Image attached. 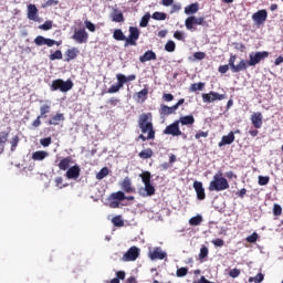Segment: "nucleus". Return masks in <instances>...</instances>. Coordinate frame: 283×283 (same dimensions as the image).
<instances>
[{"instance_id": "f257e3e1", "label": "nucleus", "mask_w": 283, "mask_h": 283, "mask_svg": "<svg viewBox=\"0 0 283 283\" xmlns=\"http://www.w3.org/2000/svg\"><path fill=\"white\" fill-rule=\"evenodd\" d=\"M138 126L142 134H148V139L156 138V130L151 122V113H144L139 116Z\"/></svg>"}, {"instance_id": "f03ea898", "label": "nucleus", "mask_w": 283, "mask_h": 283, "mask_svg": "<svg viewBox=\"0 0 283 283\" xmlns=\"http://www.w3.org/2000/svg\"><path fill=\"white\" fill-rule=\"evenodd\" d=\"M209 191H227L229 189V181L222 177V171H218L208 187Z\"/></svg>"}, {"instance_id": "7ed1b4c3", "label": "nucleus", "mask_w": 283, "mask_h": 283, "mask_svg": "<svg viewBox=\"0 0 283 283\" xmlns=\"http://www.w3.org/2000/svg\"><path fill=\"white\" fill-rule=\"evenodd\" d=\"M74 87L72 80L63 81L61 78L54 80L51 84V92H70Z\"/></svg>"}, {"instance_id": "20e7f679", "label": "nucleus", "mask_w": 283, "mask_h": 283, "mask_svg": "<svg viewBox=\"0 0 283 283\" xmlns=\"http://www.w3.org/2000/svg\"><path fill=\"white\" fill-rule=\"evenodd\" d=\"M264 59H269V51L252 52L249 55L248 65L250 67H255V65H258V63L261 61H264Z\"/></svg>"}, {"instance_id": "39448f33", "label": "nucleus", "mask_w": 283, "mask_h": 283, "mask_svg": "<svg viewBox=\"0 0 283 283\" xmlns=\"http://www.w3.org/2000/svg\"><path fill=\"white\" fill-rule=\"evenodd\" d=\"M140 255V249L136 245L130 247L122 256V262H136Z\"/></svg>"}, {"instance_id": "423d86ee", "label": "nucleus", "mask_w": 283, "mask_h": 283, "mask_svg": "<svg viewBox=\"0 0 283 283\" xmlns=\"http://www.w3.org/2000/svg\"><path fill=\"white\" fill-rule=\"evenodd\" d=\"M129 35L126 38V42L124 44L125 48H129V45H136V41L140 39V30L136 27H129L128 29Z\"/></svg>"}, {"instance_id": "0eeeda50", "label": "nucleus", "mask_w": 283, "mask_h": 283, "mask_svg": "<svg viewBox=\"0 0 283 283\" xmlns=\"http://www.w3.org/2000/svg\"><path fill=\"white\" fill-rule=\"evenodd\" d=\"M180 105H185V98H180L178 103L172 106L161 105L160 114H163V116H171V114H176Z\"/></svg>"}, {"instance_id": "6e6552de", "label": "nucleus", "mask_w": 283, "mask_h": 283, "mask_svg": "<svg viewBox=\"0 0 283 283\" xmlns=\"http://www.w3.org/2000/svg\"><path fill=\"white\" fill-rule=\"evenodd\" d=\"M72 39L73 41H75V43L82 45L83 43H87L90 39V33H87L85 29H78L74 31Z\"/></svg>"}, {"instance_id": "1a4fd4ad", "label": "nucleus", "mask_w": 283, "mask_h": 283, "mask_svg": "<svg viewBox=\"0 0 283 283\" xmlns=\"http://www.w3.org/2000/svg\"><path fill=\"white\" fill-rule=\"evenodd\" d=\"M226 98H227V95L216 93L213 91H211L210 93L202 94L203 103H216V101H224Z\"/></svg>"}, {"instance_id": "9d476101", "label": "nucleus", "mask_w": 283, "mask_h": 283, "mask_svg": "<svg viewBox=\"0 0 283 283\" xmlns=\"http://www.w3.org/2000/svg\"><path fill=\"white\" fill-rule=\"evenodd\" d=\"M164 134L166 136H182V130H180V124L178 123V120H175L172 124L168 125L165 130Z\"/></svg>"}, {"instance_id": "9b49d317", "label": "nucleus", "mask_w": 283, "mask_h": 283, "mask_svg": "<svg viewBox=\"0 0 283 283\" xmlns=\"http://www.w3.org/2000/svg\"><path fill=\"white\" fill-rule=\"evenodd\" d=\"M34 43L38 46L48 45V48H53V45H61V42H57L56 40H52V39L45 38L43 35H38L34 39Z\"/></svg>"}, {"instance_id": "f8f14e48", "label": "nucleus", "mask_w": 283, "mask_h": 283, "mask_svg": "<svg viewBox=\"0 0 283 283\" xmlns=\"http://www.w3.org/2000/svg\"><path fill=\"white\" fill-rule=\"evenodd\" d=\"M149 259L154 262L156 260H167V252L163 251V248L157 247L148 252Z\"/></svg>"}, {"instance_id": "ddd939ff", "label": "nucleus", "mask_w": 283, "mask_h": 283, "mask_svg": "<svg viewBox=\"0 0 283 283\" xmlns=\"http://www.w3.org/2000/svg\"><path fill=\"white\" fill-rule=\"evenodd\" d=\"M269 17V12L266 10L262 9L253 13L252 20L256 25H262L265 23L266 19Z\"/></svg>"}, {"instance_id": "4468645a", "label": "nucleus", "mask_w": 283, "mask_h": 283, "mask_svg": "<svg viewBox=\"0 0 283 283\" xmlns=\"http://www.w3.org/2000/svg\"><path fill=\"white\" fill-rule=\"evenodd\" d=\"M205 24V18H196L193 15H190L186 19L185 25L187 30H193V25H203Z\"/></svg>"}, {"instance_id": "2eb2a0df", "label": "nucleus", "mask_w": 283, "mask_h": 283, "mask_svg": "<svg viewBox=\"0 0 283 283\" xmlns=\"http://www.w3.org/2000/svg\"><path fill=\"white\" fill-rule=\"evenodd\" d=\"M28 19L29 21H35L36 23L41 22V18H39V9L35 4L28 6Z\"/></svg>"}, {"instance_id": "dca6fc26", "label": "nucleus", "mask_w": 283, "mask_h": 283, "mask_svg": "<svg viewBox=\"0 0 283 283\" xmlns=\"http://www.w3.org/2000/svg\"><path fill=\"white\" fill-rule=\"evenodd\" d=\"M81 176V167L78 165L72 166L71 168L67 169L65 177L69 180H76Z\"/></svg>"}, {"instance_id": "f3484780", "label": "nucleus", "mask_w": 283, "mask_h": 283, "mask_svg": "<svg viewBox=\"0 0 283 283\" xmlns=\"http://www.w3.org/2000/svg\"><path fill=\"white\" fill-rule=\"evenodd\" d=\"M144 186V188H139L138 190L139 196H142L143 198H147L156 193V188L151 184H146Z\"/></svg>"}, {"instance_id": "a211bd4d", "label": "nucleus", "mask_w": 283, "mask_h": 283, "mask_svg": "<svg viewBox=\"0 0 283 283\" xmlns=\"http://www.w3.org/2000/svg\"><path fill=\"white\" fill-rule=\"evenodd\" d=\"M193 189L197 193L198 200H205V198H207V195L205 193V187L202 186V181H195Z\"/></svg>"}, {"instance_id": "6ab92c4d", "label": "nucleus", "mask_w": 283, "mask_h": 283, "mask_svg": "<svg viewBox=\"0 0 283 283\" xmlns=\"http://www.w3.org/2000/svg\"><path fill=\"white\" fill-rule=\"evenodd\" d=\"M116 78H117V84H113L107 93L108 94H116L118 92H120V88L125 85V80L124 77H119L118 75H116Z\"/></svg>"}, {"instance_id": "aec40b11", "label": "nucleus", "mask_w": 283, "mask_h": 283, "mask_svg": "<svg viewBox=\"0 0 283 283\" xmlns=\"http://www.w3.org/2000/svg\"><path fill=\"white\" fill-rule=\"evenodd\" d=\"M235 140V134L233 132H230L228 135H224L221 140L219 142V147H224V145H232V143Z\"/></svg>"}, {"instance_id": "412c9836", "label": "nucleus", "mask_w": 283, "mask_h": 283, "mask_svg": "<svg viewBox=\"0 0 283 283\" xmlns=\"http://www.w3.org/2000/svg\"><path fill=\"white\" fill-rule=\"evenodd\" d=\"M262 113L256 112L251 115V123L255 127V129L262 128Z\"/></svg>"}, {"instance_id": "4be33fe9", "label": "nucleus", "mask_w": 283, "mask_h": 283, "mask_svg": "<svg viewBox=\"0 0 283 283\" xmlns=\"http://www.w3.org/2000/svg\"><path fill=\"white\" fill-rule=\"evenodd\" d=\"M156 53L151 50L146 51L142 56H139L140 63H147V61H156Z\"/></svg>"}, {"instance_id": "5701e85b", "label": "nucleus", "mask_w": 283, "mask_h": 283, "mask_svg": "<svg viewBox=\"0 0 283 283\" xmlns=\"http://www.w3.org/2000/svg\"><path fill=\"white\" fill-rule=\"evenodd\" d=\"M179 125H193V123H196V118L193 117V115H186V116H180L179 119H177Z\"/></svg>"}, {"instance_id": "b1692460", "label": "nucleus", "mask_w": 283, "mask_h": 283, "mask_svg": "<svg viewBox=\"0 0 283 283\" xmlns=\"http://www.w3.org/2000/svg\"><path fill=\"white\" fill-rule=\"evenodd\" d=\"M120 187L125 193H134V189L132 188V179H129V177H126L122 181Z\"/></svg>"}, {"instance_id": "393cba45", "label": "nucleus", "mask_w": 283, "mask_h": 283, "mask_svg": "<svg viewBox=\"0 0 283 283\" xmlns=\"http://www.w3.org/2000/svg\"><path fill=\"white\" fill-rule=\"evenodd\" d=\"M111 19L114 23H123V21H125L123 11H119L118 9H114V12L112 13Z\"/></svg>"}, {"instance_id": "a878e982", "label": "nucleus", "mask_w": 283, "mask_h": 283, "mask_svg": "<svg viewBox=\"0 0 283 283\" xmlns=\"http://www.w3.org/2000/svg\"><path fill=\"white\" fill-rule=\"evenodd\" d=\"M63 120H65V115L63 113H57L49 119V125H60Z\"/></svg>"}, {"instance_id": "bb28decb", "label": "nucleus", "mask_w": 283, "mask_h": 283, "mask_svg": "<svg viewBox=\"0 0 283 283\" xmlns=\"http://www.w3.org/2000/svg\"><path fill=\"white\" fill-rule=\"evenodd\" d=\"M50 154L45 150H36L32 154V160H45Z\"/></svg>"}, {"instance_id": "cd10ccee", "label": "nucleus", "mask_w": 283, "mask_h": 283, "mask_svg": "<svg viewBox=\"0 0 283 283\" xmlns=\"http://www.w3.org/2000/svg\"><path fill=\"white\" fill-rule=\"evenodd\" d=\"M249 67V61L241 60L238 65L233 66V74H238V72H244Z\"/></svg>"}, {"instance_id": "c85d7f7f", "label": "nucleus", "mask_w": 283, "mask_h": 283, "mask_svg": "<svg viewBox=\"0 0 283 283\" xmlns=\"http://www.w3.org/2000/svg\"><path fill=\"white\" fill-rule=\"evenodd\" d=\"M52 108V103L43 104L40 106V115L41 118H48V114H50V109Z\"/></svg>"}, {"instance_id": "c756f323", "label": "nucleus", "mask_w": 283, "mask_h": 283, "mask_svg": "<svg viewBox=\"0 0 283 283\" xmlns=\"http://www.w3.org/2000/svg\"><path fill=\"white\" fill-rule=\"evenodd\" d=\"M71 164H72V157L63 158L59 164V169H61V171H67V169H70Z\"/></svg>"}, {"instance_id": "7c9ffc66", "label": "nucleus", "mask_w": 283, "mask_h": 283, "mask_svg": "<svg viewBox=\"0 0 283 283\" xmlns=\"http://www.w3.org/2000/svg\"><path fill=\"white\" fill-rule=\"evenodd\" d=\"M9 137H10V133H6V132L0 133V151H6V144L8 143Z\"/></svg>"}, {"instance_id": "2f4dec72", "label": "nucleus", "mask_w": 283, "mask_h": 283, "mask_svg": "<svg viewBox=\"0 0 283 283\" xmlns=\"http://www.w3.org/2000/svg\"><path fill=\"white\" fill-rule=\"evenodd\" d=\"M113 39H115V41H125V43H127V36H125V33H123V30L120 29L114 30Z\"/></svg>"}, {"instance_id": "473e14b6", "label": "nucleus", "mask_w": 283, "mask_h": 283, "mask_svg": "<svg viewBox=\"0 0 283 283\" xmlns=\"http://www.w3.org/2000/svg\"><path fill=\"white\" fill-rule=\"evenodd\" d=\"M200 10V6L198 3H191L185 8V14H196Z\"/></svg>"}, {"instance_id": "72a5a7b5", "label": "nucleus", "mask_w": 283, "mask_h": 283, "mask_svg": "<svg viewBox=\"0 0 283 283\" xmlns=\"http://www.w3.org/2000/svg\"><path fill=\"white\" fill-rule=\"evenodd\" d=\"M65 55H66V61H72L76 59V56H78V49L76 48L69 49Z\"/></svg>"}, {"instance_id": "f704fd0d", "label": "nucleus", "mask_w": 283, "mask_h": 283, "mask_svg": "<svg viewBox=\"0 0 283 283\" xmlns=\"http://www.w3.org/2000/svg\"><path fill=\"white\" fill-rule=\"evenodd\" d=\"M125 198H127V196H125V192L117 191V192H113L111 195L109 200H117L118 202H123V200H125Z\"/></svg>"}, {"instance_id": "c9c22d12", "label": "nucleus", "mask_w": 283, "mask_h": 283, "mask_svg": "<svg viewBox=\"0 0 283 283\" xmlns=\"http://www.w3.org/2000/svg\"><path fill=\"white\" fill-rule=\"evenodd\" d=\"M139 158H142L143 160H147L149 158H151V156H154V150H151V148L148 149H144L138 154Z\"/></svg>"}, {"instance_id": "e433bc0d", "label": "nucleus", "mask_w": 283, "mask_h": 283, "mask_svg": "<svg viewBox=\"0 0 283 283\" xmlns=\"http://www.w3.org/2000/svg\"><path fill=\"white\" fill-rule=\"evenodd\" d=\"M190 227H199V224H202V217L200 214H197L189 219Z\"/></svg>"}, {"instance_id": "4c0bfd02", "label": "nucleus", "mask_w": 283, "mask_h": 283, "mask_svg": "<svg viewBox=\"0 0 283 283\" xmlns=\"http://www.w3.org/2000/svg\"><path fill=\"white\" fill-rule=\"evenodd\" d=\"M106 176H109V168H108V167H103V168L96 174V179H97V180H103V178H106Z\"/></svg>"}, {"instance_id": "58836bf2", "label": "nucleus", "mask_w": 283, "mask_h": 283, "mask_svg": "<svg viewBox=\"0 0 283 283\" xmlns=\"http://www.w3.org/2000/svg\"><path fill=\"white\" fill-rule=\"evenodd\" d=\"M148 94H149V90L143 88L137 93V101H142V103H145V101H147Z\"/></svg>"}, {"instance_id": "ea45409f", "label": "nucleus", "mask_w": 283, "mask_h": 283, "mask_svg": "<svg viewBox=\"0 0 283 283\" xmlns=\"http://www.w3.org/2000/svg\"><path fill=\"white\" fill-rule=\"evenodd\" d=\"M151 19L155 21H165V19H167V13L156 11L153 13Z\"/></svg>"}, {"instance_id": "a19ab883", "label": "nucleus", "mask_w": 283, "mask_h": 283, "mask_svg": "<svg viewBox=\"0 0 283 283\" xmlns=\"http://www.w3.org/2000/svg\"><path fill=\"white\" fill-rule=\"evenodd\" d=\"M151 19V14L150 13H146L139 22V27L140 28H147V25H149V20Z\"/></svg>"}, {"instance_id": "79ce46f5", "label": "nucleus", "mask_w": 283, "mask_h": 283, "mask_svg": "<svg viewBox=\"0 0 283 283\" xmlns=\"http://www.w3.org/2000/svg\"><path fill=\"white\" fill-rule=\"evenodd\" d=\"M205 90V83L199 82V83H193L190 86V92H202Z\"/></svg>"}, {"instance_id": "37998d69", "label": "nucleus", "mask_w": 283, "mask_h": 283, "mask_svg": "<svg viewBox=\"0 0 283 283\" xmlns=\"http://www.w3.org/2000/svg\"><path fill=\"white\" fill-rule=\"evenodd\" d=\"M140 178L144 185H151V174L149 171L142 174Z\"/></svg>"}, {"instance_id": "c03bdc74", "label": "nucleus", "mask_w": 283, "mask_h": 283, "mask_svg": "<svg viewBox=\"0 0 283 283\" xmlns=\"http://www.w3.org/2000/svg\"><path fill=\"white\" fill-rule=\"evenodd\" d=\"M50 61H61L63 59V53L61 50H56L54 53L49 55Z\"/></svg>"}, {"instance_id": "a18cd8bd", "label": "nucleus", "mask_w": 283, "mask_h": 283, "mask_svg": "<svg viewBox=\"0 0 283 283\" xmlns=\"http://www.w3.org/2000/svg\"><path fill=\"white\" fill-rule=\"evenodd\" d=\"M249 282L261 283L264 282V274L258 273L255 276H251Z\"/></svg>"}, {"instance_id": "49530a36", "label": "nucleus", "mask_w": 283, "mask_h": 283, "mask_svg": "<svg viewBox=\"0 0 283 283\" xmlns=\"http://www.w3.org/2000/svg\"><path fill=\"white\" fill-rule=\"evenodd\" d=\"M112 222L114 224V227H124L125 221H123V218L120 216L114 217L112 219Z\"/></svg>"}, {"instance_id": "de8ad7c7", "label": "nucleus", "mask_w": 283, "mask_h": 283, "mask_svg": "<svg viewBox=\"0 0 283 283\" xmlns=\"http://www.w3.org/2000/svg\"><path fill=\"white\" fill-rule=\"evenodd\" d=\"M166 52H175L176 51V42L169 40L165 45Z\"/></svg>"}, {"instance_id": "09e8293b", "label": "nucleus", "mask_w": 283, "mask_h": 283, "mask_svg": "<svg viewBox=\"0 0 283 283\" xmlns=\"http://www.w3.org/2000/svg\"><path fill=\"white\" fill-rule=\"evenodd\" d=\"M117 76H119V77H122V78H124L125 81H124V85H125V83H129V82H132V81H136V76L134 75V74H132V75H128V76H125L124 74H117Z\"/></svg>"}, {"instance_id": "8fccbe9b", "label": "nucleus", "mask_w": 283, "mask_h": 283, "mask_svg": "<svg viewBox=\"0 0 283 283\" xmlns=\"http://www.w3.org/2000/svg\"><path fill=\"white\" fill-rule=\"evenodd\" d=\"M189 273V270L187 268H180L177 270L176 275L177 277H185Z\"/></svg>"}, {"instance_id": "3c124183", "label": "nucleus", "mask_w": 283, "mask_h": 283, "mask_svg": "<svg viewBox=\"0 0 283 283\" xmlns=\"http://www.w3.org/2000/svg\"><path fill=\"white\" fill-rule=\"evenodd\" d=\"M39 29L44 31L52 30V21H45L43 24L39 25Z\"/></svg>"}, {"instance_id": "603ef678", "label": "nucleus", "mask_w": 283, "mask_h": 283, "mask_svg": "<svg viewBox=\"0 0 283 283\" xmlns=\"http://www.w3.org/2000/svg\"><path fill=\"white\" fill-rule=\"evenodd\" d=\"M247 242H250V244H254V242H258V233L253 232L252 234L247 237Z\"/></svg>"}, {"instance_id": "864d4df0", "label": "nucleus", "mask_w": 283, "mask_h": 283, "mask_svg": "<svg viewBox=\"0 0 283 283\" xmlns=\"http://www.w3.org/2000/svg\"><path fill=\"white\" fill-rule=\"evenodd\" d=\"M209 255V249L207 247H203L200 249L199 258L200 260H205Z\"/></svg>"}, {"instance_id": "5fc2aeb1", "label": "nucleus", "mask_w": 283, "mask_h": 283, "mask_svg": "<svg viewBox=\"0 0 283 283\" xmlns=\"http://www.w3.org/2000/svg\"><path fill=\"white\" fill-rule=\"evenodd\" d=\"M269 180L270 178L269 177H264V176H259V185L260 187H264L266 185H269Z\"/></svg>"}, {"instance_id": "6e6d98bb", "label": "nucleus", "mask_w": 283, "mask_h": 283, "mask_svg": "<svg viewBox=\"0 0 283 283\" xmlns=\"http://www.w3.org/2000/svg\"><path fill=\"white\" fill-rule=\"evenodd\" d=\"M40 144L42 147H50V145H52V137L42 138Z\"/></svg>"}, {"instance_id": "4d7b16f0", "label": "nucleus", "mask_w": 283, "mask_h": 283, "mask_svg": "<svg viewBox=\"0 0 283 283\" xmlns=\"http://www.w3.org/2000/svg\"><path fill=\"white\" fill-rule=\"evenodd\" d=\"M180 10H182V4H180V3H175V4H172V7H171L170 14H174V13H176V12H180Z\"/></svg>"}, {"instance_id": "13d9d810", "label": "nucleus", "mask_w": 283, "mask_h": 283, "mask_svg": "<svg viewBox=\"0 0 283 283\" xmlns=\"http://www.w3.org/2000/svg\"><path fill=\"white\" fill-rule=\"evenodd\" d=\"M174 38L177 39V41H185V33L182 31H176Z\"/></svg>"}, {"instance_id": "bf43d9fd", "label": "nucleus", "mask_w": 283, "mask_h": 283, "mask_svg": "<svg viewBox=\"0 0 283 283\" xmlns=\"http://www.w3.org/2000/svg\"><path fill=\"white\" fill-rule=\"evenodd\" d=\"M273 213H274V216H282V206L275 203L273 207Z\"/></svg>"}, {"instance_id": "052dcab7", "label": "nucleus", "mask_w": 283, "mask_h": 283, "mask_svg": "<svg viewBox=\"0 0 283 283\" xmlns=\"http://www.w3.org/2000/svg\"><path fill=\"white\" fill-rule=\"evenodd\" d=\"M18 145H19V136H14L11 139V151H14V149H17Z\"/></svg>"}, {"instance_id": "680f3d73", "label": "nucleus", "mask_w": 283, "mask_h": 283, "mask_svg": "<svg viewBox=\"0 0 283 283\" xmlns=\"http://www.w3.org/2000/svg\"><path fill=\"white\" fill-rule=\"evenodd\" d=\"M85 28H87V30L90 32H96V25L90 21H85Z\"/></svg>"}, {"instance_id": "e2e57ef3", "label": "nucleus", "mask_w": 283, "mask_h": 283, "mask_svg": "<svg viewBox=\"0 0 283 283\" xmlns=\"http://www.w3.org/2000/svg\"><path fill=\"white\" fill-rule=\"evenodd\" d=\"M235 59H238V56L235 55H231L229 59L228 65L230 66L231 72H233V67H235Z\"/></svg>"}, {"instance_id": "0e129e2a", "label": "nucleus", "mask_w": 283, "mask_h": 283, "mask_svg": "<svg viewBox=\"0 0 283 283\" xmlns=\"http://www.w3.org/2000/svg\"><path fill=\"white\" fill-rule=\"evenodd\" d=\"M229 64L220 65L218 72H220V74H227L229 72Z\"/></svg>"}, {"instance_id": "69168bd1", "label": "nucleus", "mask_w": 283, "mask_h": 283, "mask_svg": "<svg viewBox=\"0 0 283 283\" xmlns=\"http://www.w3.org/2000/svg\"><path fill=\"white\" fill-rule=\"evenodd\" d=\"M206 54L205 52H196L193 54V59H196L197 61H202V59H205Z\"/></svg>"}, {"instance_id": "338daca9", "label": "nucleus", "mask_w": 283, "mask_h": 283, "mask_svg": "<svg viewBox=\"0 0 283 283\" xmlns=\"http://www.w3.org/2000/svg\"><path fill=\"white\" fill-rule=\"evenodd\" d=\"M212 244H214V247H224V240L214 239V240H212Z\"/></svg>"}, {"instance_id": "774afa93", "label": "nucleus", "mask_w": 283, "mask_h": 283, "mask_svg": "<svg viewBox=\"0 0 283 283\" xmlns=\"http://www.w3.org/2000/svg\"><path fill=\"white\" fill-rule=\"evenodd\" d=\"M229 275H230V277H238V276H240V270L232 269V270H230Z\"/></svg>"}]
</instances>
